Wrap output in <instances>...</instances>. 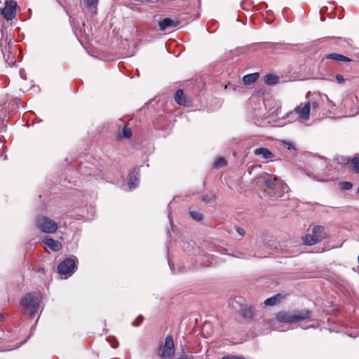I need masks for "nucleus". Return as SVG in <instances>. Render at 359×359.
I'll list each match as a JSON object with an SVG mask.
<instances>
[{
    "label": "nucleus",
    "instance_id": "423d86ee",
    "mask_svg": "<svg viewBox=\"0 0 359 359\" xmlns=\"http://www.w3.org/2000/svg\"><path fill=\"white\" fill-rule=\"evenodd\" d=\"M175 352V349L172 337L168 335L165 339L164 345L159 348L158 355L163 358H171L174 356Z\"/></svg>",
    "mask_w": 359,
    "mask_h": 359
},
{
    "label": "nucleus",
    "instance_id": "ddd939ff",
    "mask_svg": "<svg viewBox=\"0 0 359 359\" xmlns=\"http://www.w3.org/2000/svg\"><path fill=\"white\" fill-rule=\"evenodd\" d=\"M3 53L4 58L6 59L7 63L9 65L15 64L14 56L12 54L11 47L9 45H7L4 47V48L3 49Z\"/></svg>",
    "mask_w": 359,
    "mask_h": 359
},
{
    "label": "nucleus",
    "instance_id": "20e7f679",
    "mask_svg": "<svg viewBox=\"0 0 359 359\" xmlns=\"http://www.w3.org/2000/svg\"><path fill=\"white\" fill-rule=\"evenodd\" d=\"M35 223L36 227L44 233H55L57 229V223L45 216H38L36 218Z\"/></svg>",
    "mask_w": 359,
    "mask_h": 359
},
{
    "label": "nucleus",
    "instance_id": "2f4dec72",
    "mask_svg": "<svg viewBox=\"0 0 359 359\" xmlns=\"http://www.w3.org/2000/svg\"><path fill=\"white\" fill-rule=\"evenodd\" d=\"M336 80L337 81V82H338V83H343V82H344V77H343V76H342V75H341V74H337V75H336Z\"/></svg>",
    "mask_w": 359,
    "mask_h": 359
},
{
    "label": "nucleus",
    "instance_id": "bb28decb",
    "mask_svg": "<svg viewBox=\"0 0 359 359\" xmlns=\"http://www.w3.org/2000/svg\"><path fill=\"white\" fill-rule=\"evenodd\" d=\"M143 316H139L133 323H132V325L133 326H135V327H137V326H139L140 325L142 324V321H143Z\"/></svg>",
    "mask_w": 359,
    "mask_h": 359
},
{
    "label": "nucleus",
    "instance_id": "aec40b11",
    "mask_svg": "<svg viewBox=\"0 0 359 359\" xmlns=\"http://www.w3.org/2000/svg\"><path fill=\"white\" fill-rule=\"evenodd\" d=\"M138 182L137 177L135 175V171L132 172L129 175L128 186L130 189L136 187Z\"/></svg>",
    "mask_w": 359,
    "mask_h": 359
},
{
    "label": "nucleus",
    "instance_id": "9b49d317",
    "mask_svg": "<svg viewBox=\"0 0 359 359\" xmlns=\"http://www.w3.org/2000/svg\"><path fill=\"white\" fill-rule=\"evenodd\" d=\"M43 243L55 252L59 251L62 248V244L58 241H55L53 238L46 237L43 239Z\"/></svg>",
    "mask_w": 359,
    "mask_h": 359
},
{
    "label": "nucleus",
    "instance_id": "72a5a7b5",
    "mask_svg": "<svg viewBox=\"0 0 359 359\" xmlns=\"http://www.w3.org/2000/svg\"><path fill=\"white\" fill-rule=\"evenodd\" d=\"M312 107L313 109H317L319 107V104L317 102H313L311 103V107Z\"/></svg>",
    "mask_w": 359,
    "mask_h": 359
},
{
    "label": "nucleus",
    "instance_id": "4be33fe9",
    "mask_svg": "<svg viewBox=\"0 0 359 359\" xmlns=\"http://www.w3.org/2000/svg\"><path fill=\"white\" fill-rule=\"evenodd\" d=\"M132 135L133 133L130 128H128L127 126H125L123 128L121 133L120 134V137L124 138H130L132 136Z\"/></svg>",
    "mask_w": 359,
    "mask_h": 359
},
{
    "label": "nucleus",
    "instance_id": "c9c22d12",
    "mask_svg": "<svg viewBox=\"0 0 359 359\" xmlns=\"http://www.w3.org/2000/svg\"><path fill=\"white\" fill-rule=\"evenodd\" d=\"M208 327H210V323H205L204 325H203V332H204V330L208 328Z\"/></svg>",
    "mask_w": 359,
    "mask_h": 359
},
{
    "label": "nucleus",
    "instance_id": "cd10ccee",
    "mask_svg": "<svg viewBox=\"0 0 359 359\" xmlns=\"http://www.w3.org/2000/svg\"><path fill=\"white\" fill-rule=\"evenodd\" d=\"M177 359H194L191 353H186L180 355Z\"/></svg>",
    "mask_w": 359,
    "mask_h": 359
},
{
    "label": "nucleus",
    "instance_id": "2eb2a0df",
    "mask_svg": "<svg viewBox=\"0 0 359 359\" xmlns=\"http://www.w3.org/2000/svg\"><path fill=\"white\" fill-rule=\"evenodd\" d=\"M285 298V295L282 294H277L273 297L266 299L264 301V304L266 306H274L281 302Z\"/></svg>",
    "mask_w": 359,
    "mask_h": 359
},
{
    "label": "nucleus",
    "instance_id": "f8f14e48",
    "mask_svg": "<svg viewBox=\"0 0 359 359\" xmlns=\"http://www.w3.org/2000/svg\"><path fill=\"white\" fill-rule=\"evenodd\" d=\"M175 102L181 106L188 105V101L186 99L184 91L182 89H178L175 94Z\"/></svg>",
    "mask_w": 359,
    "mask_h": 359
},
{
    "label": "nucleus",
    "instance_id": "a211bd4d",
    "mask_svg": "<svg viewBox=\"0 0 359 359\" xmlns=\"http://www.w3.org/2000/svg\"><path fill=\"white\" fill-rule=\"evenodd\" d=\"M259 77L258 73L250 74L243 77V81L245 85L254 83Z\"/></svg>",
    "mask_w": 359,
    "mask_h": 359
},
{
    "label": "nucleus",
    "instance_id": "f704fd0d",
    "mask_svg": "<svg viewBox=\"0 0 359 359\" xmlns=\"http://www.w3.org/2000/svg\"><path fill=\"white\" fill-rule=\"evenodd\" d=\"M202 200H203L204 202L210 203V201H211V198H210L208 196H203Z\"/></svg>",
    "mask_w": 359,
    "mask_h": 359
},
{
    "label": "nucleus",
    "instance_id": "f03ea898",
    "mask_svg": "<svg viewBox=\"0 0 359 359\" xmlns=\"http://www.w3.org/2000/svg\"><path fill=\"white\" fill-rule=\"evenodd\" d=\"M266 188L271 189V194L274 197H281L285 192L288 191V187L280 179L269 176L264 182Z\"/></svg>",
    "mask_w": 359,
    "mask_h": 359
},
{
    "label": "nucleus",
    "instance_id": "58836bf2",
    "mask_svg": "<svg viewBox=\"0 0 359 359\" xmlns=\"http://www.w3.org/2000/svg\"><path fill=\"white\" fill-rule=\"evenodd\" d=\"M292 114H293V112H290V113L288 114V116H289V115H292Z\"/></svg>",
    "mask_w": 359,
    "mask_h": 359
},
{
    "label": "nucleus",
    "instance_id": "0eeeda50",
    "mask_svg": "<svg viewBox=\"0 0 359 359\" xmlns=\"http://www.w3.org/2000/svg\"><path fill=\"white\" fill-rule=\"evenodd\" d=\"M17 2L14 0H8L5 2L4 7L0 11L1 16L6 20H11L15 18Z\"/></svg>",
    "mask_w": 359,
    "mask_h": 359
},
{
    "label": "nucleus",
    "instance_id": "9d476101",
    "mask_svg": "<svg viewBox=\"0 0 359 359\" xmlns=\"http://www.w3.org/2000/svg\"><path fill=\"white\" fill-rule=\"evenodd\" d=\"M179 25V22L173 20L170 18H166L158 22L159 29L161 31H165L169 27H176Z\"/></svg>",
    "mask_w": 359,
    "mask_h": 359
},
{
    "label": "nucleus",
    "instance_id": "f257e3e1",
    "mask_svg": "<svg viewBox=\"0 0 359 359\" xmlns=\"http://www.w3.org/2000/svg\"><path fill=\"white\" fill-rule=\"evenodd\" d=\"M311 312L307 309L293 311H280L276 314L278 321L284 323H293L311 318Z\"/></svg>",
    "mask_w": 359,
    "mask_h": 359
},
{
    "label": "nucleus",
    "instance_id": "6e6552de",
    "mask_svg": "<svg viewBox=\"0 0 359 359\" xmlns=\"http://www.w3.org/2000/svg\"><path fill=\"white\" fill-rule=\"evenodd\" d=\"M76 268V261L73 258H67L57 266L58 273L61 275L72 274Z\"/></svg>",
    "mask_w": 359,
    "mask_h": 359
},
{
    "label": "nucleus",
    "instance_id": "7ed1b4c3",
    "mask_svg": "<svg viewBox=\"0 0 359 359\" xmlns=\"http://www.w3.org/2000/svg\"><path fill=\"white\" fill-rule=\"evenodd\" d=\"M39 303L40 299L32 292L27 294L20 302L24 309L29 311L31 314H34L37 312Z\"/></svg>",
    "mask_w": 359,
    "mask_h": 359
},
{
    "label": "nucleus",
    "instance_id": "5701e85b",
    "mask_svg": "<svg viewBox=\"0 0 359 359\" xmlns=\"http://www.w3.org/2000/svg\"><path fill=\"white\" fill-rule=\"evenodd\" d=\"M227 163V161H226L225 158H222V157H219V158H217L215 163H214V166L215 168H221V167H224L226 165Z\"/></svg>",
    "mask_w": 359,
    "mask_h": 359
},
{
    "label": "nucleus",
    "instance_id": "dca6fc26",
    "mask_svg": "<svg viewBox=\"0 0 359 359\" xmlns=\"http://www.w3.org/2000/svg\"><path fill=\"white\" fill-rule=\"evenodd\" d=\"M241 313L243 316V318L246 319H252L254 316V310L252 306H241Z\"/></svg>",
    "mask_w": 359,
    "mask_h": 359
},
{
    "label": "nucleus",
    "instance_id": "412c9836",
    "mask_svg": "<svg viewBox=\"0 0 359 359\" xmlns=\"http://www.w3.org/2000/svg\"><path fill=\"white\" fill-rule=\"evenodd\" d=\"M348 163H351L352 168L355 172H359V158L355 157L351 160L347 159Z\"/></svg>",
    "mask_w": 359,
    "mask_h": 359
},
{
    "label": "nucleus",
    "instance_id": "a878e982",
    "mask_svg": "<svg viewBox=\"0 0 359 359\" xmlns=\"http://www.w3.org/2000/svg\"><path fill=\"white\" fill-rule=\"evenodd\" d=\"M283 143L287 150L295 151L297 149L295 145L291 142L283 141Z\"/></svg>",
    "mask_w": 359,
    "mask_h": 359
},
{
    "label": "nucleus",
    "instance_id": "c85d7f7f",
    "mask_svg": "<svg viewBox=\"0 0 359 359\" xmlns=\"http://www.w3.org/2000/svg\"><path fill=\"white\" fill-rule=\"evenodd\" d=\"M352 188V184L348 182H345L341 184V189L349 190Z\"/></svg>",
    "mask_w": 359,
    "mask_h": 359
},
{
    "label": "nucleus",
    "instance_id": "473e14b6",
    "mask_svg": "<svg viewBox=\"0 0 359 359\" xmlns=\"http://www.w3.org/2000/svg\"><path fill=\"white\" fill-rule=\"evenodd\" d=\"M6 123L7 121H6V123L4 122V121H3L2 126L0 127V133H2L6 130Z\"/></svg>",
    "mask_w": 359,
    "mask_h": 359
},
{
    "label": "nucleus",
    "instance_id": "e433bc0d",
    "mask_svg": "<svg viewBox=\"0 0 359 359\" xmlns=\"http://www.w3.org/2000/svg\"><path fill=\"white\" fill-rule=\"evenodd\" d=\"M5 319V316L4 314L0 313V321H3Z\"/></svg>",
    "mask_w": 359,
    "mask_h": 359
},
{
    "label": "nucleus",
    "instance_id": "7c9ffc66",
    "mask_svg": "<svg viewBox=\"0 0 359 359\" xmlns=\"http://www.w3.org/2000/svg\"><path fill=\"white\" fill-rule=\"evenodd\" d=\"M236 230L238 232V233L241 236V237H243L245 232V230L241 227H236Z\"/></svg>",
    "mask_w": 359,
    "mask_h": 359
},
{
    "label": "nucleus",
    "instance_id": "6ab92c4d",
    "mask_svg": "<svg viewBox=\"0 0 359 359\" xmlns=\"http://www.w3.org/2000/svg\"><path fill=\"white\" fill-rule=\"evenodd\" d=\"M278 81V78L274 74H267L264 76V82L269 86H273Z\"/></svg>",
    "mask_w": 359,
    "mask_h": 359
},
{
    "label": "nucleus",
    "instance_id": "1a4fd4ad",
    "mask_svg": "<svg viewBox=\"0 0 359 359\" xmlns=\"http://www.w3.org/2000/svg\"><path fill=\"white\" fill-rule=\"evenodd\" d=\"M310 111H311V103L310 102H307L304 105H302L301 104L297 106L294 109V112L297 115V119L299 121H305L309 120Z\"/></svg>",
    "mask_w": 359,
    "mask_h": 359
},
{
    "label": "nucleus",
    "instance_id": "b1692460",
    "mask_svg": "<svg viewBox=\"0 0 359 359\" xmlns=\"http://www.w3.org/2000/svg\"><path fill=\"white\" fill-rule=\"evenodd\" d=\"M190 215L196 221H201L203 219V215L198 211H191Z\"/></svg>",
    "mask_w": 359,
    "mask_h": 359
},
{
    "label": "nucleus",
    "instance_id": "f3484780",
    "mask_svg": "<svg viewBox=\"0 0 359 359\" xmlns=\"http://www.w3.org/2000/svg\"><path fill=\"white\" fill-rule=\"evenodd\" d=\"M326 58L328 60H337V61H341V62H346L351 61V59H350L349 57L344 56L343 55L337 53H333L327 55Z\"/></svg>",
    "mask_w": 359,
    "mask_h": 359
},
{
    "label": "nucleus",
    "instance_id": "4c0bfd02",
    "mask_svg": "<svg viewBox=\"0 0 359 359\" xmlns=\"http://www.w3.org/2000/svg\"><path fill=\"white\" fill-rule=\"evenodd\" d=\"M231 305H232V307H233V308H236V306L234 305V302H232V303H231Z\"/></svg>",
    "mask_w": 359,
    "mask_h": 359
},
{
    "label": "nucleus",
    "instance_id": "c756f323",
    "mask_svg": "<svg viewBox=\"0 0 359 359\" xmlns=\"http://www.w3.org/2000/svg\"><path fill=\"white\" fill-rule=\"evenodd\" d=\"M222 359H245V358L242 356L225 355L222 358Z\"/></svg>",
    "mask_w": 359,
    "mask_h": 359
},
{
    "label": "nucleus",
    "instance_id": "393cba45",
    "mask_svg": "<svg viewBox=\"0 0 359 359\" xmlns=\"http://www.w3.org/2000/svg\"><path fill=\"white\" fill-rule=\"evenodd\" d=\"M98 0H86L87 6L89 8H97Z\"/></svg>",
    "mask_w": 359,
    "mask_h": 359
},
{
    "label": "nucleus",
    "instance_id": "39448f33",
    "mask_svg": "<svg viewBox=\"0 0 359 359\" xmlns=\"http://www.w3.org/2000/svg\"><path fill=\"white\" fill-rule=\"evenodd\" d=\"M327 238L324 232V227L316 226L313 228L312 233L306 235L304 238V243L308 245H313Z\"/></svg>",
    "mask_w": 359,
    "mask_h": 359
},
{
    "label": "nucleus",
    "instance_id": "4468645a",
    "mask_svg": "<svg viewBox=\"0 0 359 359\" xmlns=\"http://www.w3.org/2000/svg\"><path fill=\"white\" fill-rule=\"evenodd\" d=\"M255 155L262 156L264 159L271 158L274 156L273 154L267 148H257L254 151Z\"/></svg>",
    "mask_w": 359,
    "mask_h": 359
}]
</instances>
